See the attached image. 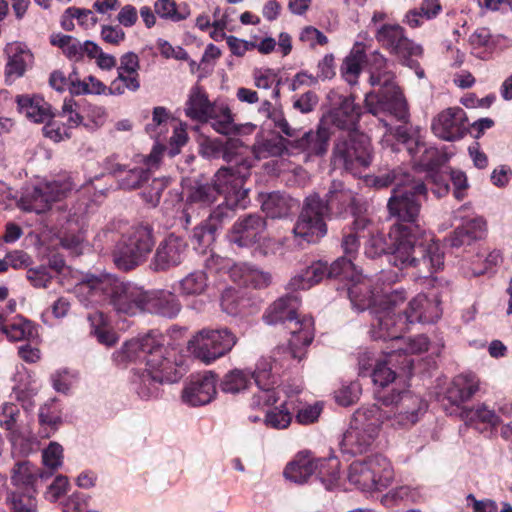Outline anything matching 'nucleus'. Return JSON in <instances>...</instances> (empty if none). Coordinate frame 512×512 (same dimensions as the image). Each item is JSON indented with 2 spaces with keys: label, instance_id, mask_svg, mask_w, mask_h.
<instances>
[{
  "label": "nucleus",
  "instance_id": "c85d7f7f",
  "mask_svg": "<svg viewBox=\"0 0 512 512\" xmlns=\"http://www.w3.org/2000/svg\"><path fill=\"white\" fill-rule=\"evenodd\" d=\"M16 102L19 112L32 122L43 123L51 118L49 104L39 96L19 95Z\"/></svg>",
  "mask_w": 512,
  "mask_h": 512
},
{
  "label": "nucleus",
  "instance_id": "09e8293b",
  "mask_svg": "<svg viewBox=\"0 0 512 512\" xmlns=\"http://www.w3.org/2000/svg\"><path fill=\"white\" fill-rule=\"evenodd\" d=\"M286 150V141L281 136L263 138L253 146V153L259 160L281 156Z\"/></svg>",
  "mask_w": 512,
  "mask_h": 512
},
{
  "label": "nucleus",
  "instance_id": "f704fd0d",
  "mask_svg": "<svg viewBox=\"0 0 512 512\" xmlns=\"http://www.w3.org/2000/svg\"><path fill=\"white\" fill-rule=\"evenodd\" d=\"M262 210L270 218H283L297 207V201L280 192H272L263 196Z\"/></svg>",
  "mask_w": 512,
  "mask_h": 512
},
{
  "label": "nucleus",
  "instance_id": "3c124183",
  "mask_svg": "<svg viewBox=\"0 0 512 512\" xmlns=\"http://www.w3.org/2000/svg\"><path fill=\"white\" fill-rule=\"evenodd\" d=\"M215 224H210L208 221H203L193 229L192 243L194 249L205 253L206 250L214 243L216 239Z\"/></svg>",
  "mask_w": 512,
  "mask_h": 512
},
{
  "label": "nucleus",
  "instance_id": "5fc2aeb1",
  "mask_svg": "<svg viewBox=\"0 0 512 512\" xmlns=\"http://www.w3.org/2000/svg\"><path fill=\"white\" fill-rule=\"evenodd\" d=\"M406 295L404 290H391L388 286H381L379 289V297L377 301L378 309L396 312V308L404 303Z\"/></svg>",
  "mask_w": 512,
  "mask_h": 512
},
{
  "label": "nucleus",
  "instance_id": "b1692460",
  "mask_svg": "<svg viewBox=\"0 0 512 512\" xmlns=\"http://www.w3.org/2000/svg\"><path fill=\"white\" fill-rule=\"evenodd\" d=\"M331 132L321 121L317 130L305 132L301 137L290 142L292 148L304 153L307 158L321 157L326 154Z\"/></svg>",
  "mask_w": 512,
  "mask_h": 512
},
{
  "label": "nucleus",
  "instance_id": "de8ad7c7",
  "mask_svg": "<svg viewBox=\"0 0 512 512\" xmlns=\"http://www.w3.org/2000/svg\"><path fill=\"white\" fill-rule=\"evenodd\" d=\"M88 320L91 324V334L97 338L99 343L106 346H112L117 342V335L110 328L106 317L102 312L89 314Z\"/></svg>",
  "mask_w": 512,
  "mask_h": 512
},
{
  "label": "nucleus",
  "instance_id": "c9c22d12",
  "mask_svg": "<svg viewBox=\"0 0 512 512\" xmlns=\"http://www.w3.org/2000/svg\"><path fill=\"white\" fill-rule=\"evenodd\" d=\"M399 357H401V354H397L391 350L386 352L385 360L378 361L375 364L371 373V378L375 385L386 387L396 379V372L392 367H399L402 369Z\"/></svg>",
  "mask_w": 512,
  "mask_h": 512
},
{
  "label": "nucleus",
  "instance_id": "4d7b16f0",
  "mask_svg": "<svg viewBox=\"0 0 512 512\" xmlns=\"http://www.w3.org/2000/svg\"><path fill=\"white\" fill-rule=\"evenodd\" d=\"M155 12L164 19L179 22L187 18V9L179 10L174 0H158L155 2Z\"/></svg>",
  "mask_w": 512,
  "mask_h": 512
},
{
  "label": "nucleus",
  "instance_id": "052dcab7",
  "mask_svg": "<svg viewBox=\"0 0 512 512\" xmlns=\"http://www.w3.org/2000/svg\"><path fill=\"white\" fill-rule=\"evenodd\" d=\"M106 86L93 76H88L83 81H71L70 92L72 94H102Z\"/></svg>",
  "mask_w": 512,
  "mask_h": 512
},
{
  "label": "nucleus",
  "instance_id": "ddd939ff",
  "mask_svg": "<svg viewBox=\"0 0 512 512\" xmlns=\"http://www.w3.org/2000/svg\"><path fill=\"white\" fill-rule=\"evenodd\" d=\"M237 341L236 335L227 328H205L189 340L188 349L201 362L211 364L229 353Z\"/></svg>",
  "mask_w": 512,
  "mask_h": 512
},
{
  "label": "nucleus",
  "instance_id": "603ef678",
  "mask_svg": "<svg viewBox=\"0 0 512 512\" xmlns=\"http://www.w3.org/2000/svg\"><path fill=\"white\" fill-rule=\"evenodd\" d=\"M242 148L241 144L238 140H230L224 143L220 158H222L227 163H236L237 166H229L228 168H232L235 172L242 171L245 172V179L249 175V165L244 161L241 156L240 149Z\"/></svg>",
  "mask_w": 512,
  "mask_h": 512
},
{
  "label": "nucleus",
  "instance_id": "e433bc0d",
  "mask_svg": "<svg viewBox=\"0 0 512 512\" xmlns=\"http://www.w3.org/2000/svg\"><path fill=\"white\" fill-rule=\"evenodd\" d=\"M6 51L9 57L5 68L6 78L14 80L24 74L32 55L18 43L8 45Z\"/></svg>",
  "mask_w": 512,
  "mask_h": 512
},
{
  "label": "nucleus",
  "instance_id": "412c9836",
  "mask_svg": "<svg viewBox=\"0 0 512 512\" xmlns=\"http://www.w3.org/2000/svg\"><path fill=\"white\" fill-rule=\"evenodd\" d=\"M433 133L442 140L456 141L467 133V116L460 107H449L440 112L432 122Z\"/></svg>",
  "mask_w": 512,
  "mask_h": 512
},
{
  "label": "nucleus",
  "instance_id": "cd10ccee",
  "mask_svg": "<svg viewBox=\"0 0 512 512\" xmlns=\"http://www.w3.org/2000/svg\"><path fill=\"white\" fill-rule=\"evenodd\" d=\"M230 278L233 282L255 289L266 288L270 285L271 274L247 263H238L230 268Z\"/></svg>",
  "mask_w": 512,
  "mask_h": 512
},
{
  "label": "nucleus",
  "instance_id": "774afa93",
  "mask_svg": "<svg viewBox=\"0 0 512 512\" xmlns=\"http://www.w3.org/2000/svg\"><path fill=\"white\" fill-rule=\"evenodd\" d=\"M461 230H464L466 236H470L473 241L481 239L486 231V221L482 217H474L465 220L461 226Z\"/></svg>",
  "mask_w": 512,
  "mask_h": 512
},
{
  "label": "nucleus",
  "instance_id": "864d4df0",
  "mask_svg": "<svg viewBox=\"0 0 512 512\" xmlns=\"http://www.w3.org/2000/svg\"><path fill=\"white\" fill-rule=\"evenodd\" d=\"M247 300L234 288H227L221 295L220 305L222 311L230 316L243 314Z\"/></svg>",
  "mask_w": 512,
  "mask_h": 512
},
{
  "label": "nucleus",
  "instance_id": "20e7f679",
  "mask_svg": "<svg viewBox=\"0 0 512 512\" xmlns=\"http://www.w3.org/2000/svg\"><path fill=\"white\" fill-rule=\"evenodd\" d=\"M75 297L85 308L99 310L111 306L117 313L129 316L144 310L146 291L114 275H85L73 289Z\"/></svg>",
  "mask_w": 512,
  "mask_h": 512
},
{
  "label": "nucleus",
  "instance_id": "473e14b6",
  "mask_svg": "<svg viewBox=\"0 0 512 512\" xmlns=\"http://www.w3.org/2000/svg\"><path fill=\"white\" fill-rule=\"evenodd\" d=\"M428 338L424 335H418L415 338H409L405 340L401 336V340L392 345L394 348L392 351L401 354L399 360L402 364V370L411 372L413 368V359L410 358V354L421 353L428 349Z\"/></svg>",
  "mask_w": 512,
  "mask_h": 512
},
{
  "label": "nucleus",
  "instance_id": "2eb2a0df",
  "mask_svg": "<svg viewBox=\"0 0 512 512\" xmlns=\"http://www.w3.org/2000/svg\"><path fill=\"white\" fill-rule=\"evenodd\" d=\"M327 216L320 196L317 194L308 196L293 229L295 236L307 243L317 242L327 233L325 221Z\"/></svg>",
  "mask_w": 512,
  "mask_h": 512
},
{
  "label": "nucleus",
  "instance_id": "2f4dec72",
  "mask_svg": "<svg viewBox=\"0 0 512 512\" xmlns=\"http://www.w3.org/2000/svg\"><path fill=\"white\" fill-rule=\"evenodd\" d=\"M377 434L378 432L351 423L349 429L343 435L342 445L347 452L362 453L373 443Z\"/></svg>",
  "mask_w": 512,
  "mask_h": 512
},
{
  "label": "nucleus",
  "instance_id": "e2e57ef3",
  "mask_svg": "<svg viewBox=\"0 0 512 512\" xmlns=\"http://www.w3.org/2000/svg\"><path fill=\"white\" fill-rule=\"evenodd\" d=\"M150 177L148 168L137 167L130 169L125 177L120 180V187L123 189H137Z\"/></svg>",
  "mask_w": 512,
  "mask_h": 512
},
{
  "label": "nucleus",
  "instance_id": "72a5a7b5",
  "mask_svg": "<svg viewBox=\"0 0 512 512\" xmlns=\"http://www.w3.org/2000/svg\"><path fill=\"white\" fill-rule=\"evenodd\" d=\"M369 461L374 482L373 491H382L388 488L395 476L391 462L381 454L370 455Z\"/></svg>",
  "mask_w": 512,
  "mask_h": 512
},
{
  "label": "nucleus",
  "instance_id": "7c9ffc66",
  "mask_svg": "<svg viewBox=\"0 0 512 512\" xmlns=\"http://www.w3.org/2000/svg\"><path fill=\"white\" fill-rule=\"evenodd\" d=\"M329 271L330 268L328 269L326 263L322 261L314 262L300 274L291 278L288 288L293 291L308 290L318 284L325 276L331 277Z\"/></svg>",
  "mask_w": 512,
  "mask_h": 512
},
{
  "label": "nucleus",
  "instance_id": "aec40b11",
  "mask_svg": "<svg viewBox=\"0 0 512 512\" xmlns=\"http://www.w3.org/2000/svg\"><path fill=\"white\" fill-rule=\"evenodd\" d=\"M187 250L188 244L185 239L170 234L157 246L150 267L156 272L167 271L176 267L186 258Z\"/></svg>",
  "mask_w": 512,
  "mask_h": 512
},
{
  "label": "nucleus",
  "instance_id": "f8f14e48",
  "mask_svg": "<svg viewBox=\"0 0 512 512\" xmlns=\"http://www.w3.org/2000/svg\"><path fill=\"white\" fill-rule=\"evenodd\" d=\"M372 156L368 138L358 132L341 133L335 140L331 163L334 168L356 173L360 167H368Z\"/></svg>",
  "mask_w": 512,
  "mask_h": 512
},
{
  "label": "nucleus",
  "instance_id": "680f3d73",
  "mask_svg": "<svg viewBox=\"0 0 512 512\" xmlns=\"http://www.w3.org/2000/svg\"><path fill=\"white\" fill-rule=\"evenodd\" d=\"M291 419L286 404H282L280 408L272 409L266 413L265 424L274 429H284L289 426Z\"/></svg>",
  "mask_w": 512,
  "mask_h": 512
},
{
  "label": "nucleus",
  "instance_id": "39448f33",
  "mask_svg": "<svg viewBox=\"0 0 512 512\" xmlns=\"http://www.w3.org/2000/svg\"><path fill=\"white\" fill-rule=\"evenodd\" d=\"M413 171L402 166L393 168L376 176L373 185L377 188L393 186L392 195L387 203L390 216L396 218L399 222L397 225L405 226L411 233L419 235L420 232H413L406 224L419 229L418 220L422 203L427 198V187L421 178L412 173Z\"/></svg>",
  "mask_w": 512,
  "mask_h": 512
},
{
  "label": "nucleus",
  "instance_id": "69168bd1",
  "mask_svg": "<svg viewBox=\"0 0 512 512\" xmlns=\"http://www.w3.org/2000/svg\"><path fill=\"white\" fill-rule=\"evenodd\" d=\"M26 278L35 288H48L53 276L48 267L39 266L30 268L27 271Z\"/></svg>",
  "mask_w": 512,
  "mask_h": 512
},
{
  "label": "nucleus",
  "instance_id": "4be33fe9",
  "mask_svg": "<svg viewBox=\"0 0 512 512\" xmlns=\"http://www.w3.org/2000/svg\"><path fill=\"white\" fill-rule=\"evenodd\" d=\"M397 139L411 155L414 163L425 170H433L440 164V155L436 148L427 146L418 138L409 136L403 127L397 129Z\"/></svg>",
  "mask_w": 512,
  "mask_h": 512
},
{
  "label": "nucleus",
  "instance_id": "a19ab883",
  "mask_svg": "<svg viewBox=\"0 0 512 512\" xmlns=\"http://www.w3.org/2000/svg\"><path fill=\"white\" fill-rule=\"evenodd\" d=\"M279 369L269 356L260 357L254 371L251 372L252 379L258 388H274L277 382Z\"/></svg>",
  "mask_w": 512,
  "mask_h": 512
},
{
  "label": "nucleus",
  "instance_id": "7ed1b4c3",
  "mask_svg": "<svg viewBox=\"0 0 512 512\" xmlns=\"http://www.w3.org/2000/svg\"><path fill=\"white\" fill-rule=\"evenodd\" d=\"M391 247L383 235H372L365 245L368 258H376L390 251L389 261L400 268L415 267L423 277H428L444 265L440 245L426 234L411 233L407 227L394 225L389 233Z\"/></svg>",
  "mask_w": 512,
  "mask_h": 512
},
{
  "label": "nucleus",
  "instance_id": "423d86ee",
  "mask_svg": "<svg viewBox=\"0 0 512 512\" xmlns=\"http://www.w3.org/2000/svg\"><path fill=\"white\" fill-rule=\"evenodd\" d=\"M245 172H235L232 168H220L214 175L213 183H197L189 189L184 215L186 223H190L189 212L193 205L206 207L222 195L230 205H241L247 198L249 189L244 187Z\"/></svg>",
  "mask_w": 512,
  "mask_h": 512
},
{
  "label": "nucleus",
  "instance_id": "f257e3e1",
  "mask_svg": "<svg viewBox=\"0 0 512 512\" xmlns=\"http://www.w3.org/2000/svg\"><path fill=\"white\" fill-rule=\"evenodd\" d=\"M113 356L117 364L136 365L132 384L137 395L144 400L158 397L161 385L174 383L182 376L175 349L165 346L162 335L158 333L126 341Z\"/></svg>",
  "mask_w": 512,
  "mask_h": 512
},
{
  "label": "nucleus",
  "instance_id": "ea45409f",
  "mask_svg": "<svg viewBox=\"0 0 512 512\" xmlns=\"http://www.w3.org/2000/svg\"><path fill=\"white\" fill-rule=\"evenodd\" d=\"M351 423L378 432L381 424L386 423L384 408H380L376 404L363 406L354 413Z\"/></svg>",
  "mask_w": 512,
  "mask_h": 512
},
{
  "label": "nucleus",
  "instance_id": "6ab92c4d",
  "mask_svg": "<svg viewBox=\"0 0 512 512\" xmlns=\"http://www.w3.org/2000/svg\"><path fill=\"white\" fill-rule=\"evenodd\" d=\"M375 38L383 48L401 60L422 54V47L411 41L399 24L381 25L376 30Z\"/></svg>",
  "mask_w": 512,
  "mask_h": 512
},
{
  "label": "nucleus",
  "instance_id": "4468645a",
  "mask_svg": "<svg viewBox=\"0 0 512 512\" xmlns=\"http://www.w3.org/2000/svg\"><path fill=\"white\" fill-rule=\"evenodd\" d=\"M336 466L335 461L314 459L308 454L301 453L286 465L283 475L290 482L304 484L313 474H318L326 488L330 489L339 477L338 472L334 469Z\"/></svg>",
  "mask_w": 512,
  "mask_h": 512
},
{
  "label": "nucleus",
  "instance_id": "bb28decb",
  "mask_svg": "<svg viewBox=\"0 0 512 512\" xmlns=\"http://www.w3.org/2000/svg\"><path fill=\"white\" fill-rule=\"evenodd\" d=\"M295 336L291 335L287 347L278 346L269 356L279 371L292 367L294 363H299L305 357V348L310 344L302 343V335Z\"/></svg>",
  "mask_w": 512,
  "mask_h": 512
},
{
  "label": "nucleus",
  "instance_id": "9b49d317",
  "mask_svg": "<svg viewBox=\"0 0 512 512\" xmlns=\"http://www.w3.org/2000/svg\"><path fill=\"white\" fill-rule=\"evenodd\" d=\"M386 424L394 429H407L416 424L426 410L425 402L409 390L380 397Z\"/></svg>",
  "mask_w": 512,
  "mask_h": 512
},
{
  "label": "nucleus",
  "instance_id": "a18cd8bd",
  "mask_svg": "<svg viewBox=\"0 0 512 512\" xmlns=\"http://www.w3.org/2000/svg\"><path fill=\"white\" fill-rule=\"evenodd\" d=\"M251 380V371L235 368L223 376L220 388L225 393L237 394L246 390Z\"/></svg>",
  "mask_w": 512,
  "mask_h": 512
},
{
  "label": "nucleus",
  "instance_id": "1a4fd4ad",
  "mask_svg": "<svg viewBox=\"0 0 512 512\" xmlns=\"http://www.w3.org/2000/svg\"><path fill=\"white\" fill-rule=\"evenodd\" d=\"M299 299L294 295L279 298L269 306L263 315L268 325H282L290 335H302L303 344H311L314 337V323L311 317L299 318Z\"/></svg>",
  "mask_w": 512,
  "mask_h": 512
},
{
  "label": "nucleus",
  "instance_id": "a211bd4d",
  "mask_svg": "<svg viewBox=\"0 0 512 512\" xmlns=\"http://www.w3.org/2000/svg\"><path fill=\"white\" fill-rule=\"evenodd\" d=\"M328 99L332 108L322 117L321 122L329 129L330 126H334L344 130V133L357 132L356 125L360 118L361 108L354 103V97L331 91Z\"/></svg>",
  "mask_w": 512,
  "mask_h": 512
},
{
  "label": "nucleus",
  "instance_id": "f3484780",
  "mask_svg": "<svg viewBox=\"0 0 512 512\" xmlns=\"http://www.w3.org/2000/svg\"><path fill=\"white\" fill-rule=\"evenodd\" d=\"M371 313L374 315L372 336L375 339H389L393 344L401 340V335L409 328L410 324H414L416 320L427 319L422 314L402 316L401 313L381 310L377 307Z\"/></svg>",
  "mask_w": 512,
  "mask_h": 512
},
{
  "label": "nucleus",
  "instance_id": "5701e85b",
  "mask_svg": "<svg viewBox=\"0 0 512 512\" xmlns=\"http://www.w3.org/2000/svg\"><path fill=\"white\" fill-rule=\"evenodd\" d=\"M216 395V380L212 373L192 379L182 391V400L190 406L206 405Z\"/></svg>",
  "mask_w": 512,
  "mask_h": 512
},
{
  "label": "nucleus",
  "instance_id": "0eeeda50",
  "mask_svg": "<svg viewBox=\"0 0 512 512\" xmlns=\"http://www.w3.org/2000/svg\"><path fill=\"white\" fill-rule=\"evenodd\" d=\"M329 275L331 278L347 280L348 296L354 309L365 311L374 310L377 307L379 289L377 282L363 276L351 263L350 259L338 258L330 265Z\"/></svg>",
  "mask_w": 512,
  "mask_h": 512
},
{
  "label": "nucleus",
  "instance_id": "c03bdc74",
  "mask_svg": "<svg viewBox=\"0 0 512 512\" xmlns=\"http://www.w3.org/2000/svg\"><path fill=\"white\" fill-rule=\"evenodd\" d=\"M208 288V276L203 270L188 273L178 282V291L182 296H198Z\"/></svg>",
  "mask_w": 512,
  "mask_h": 512
},
{
  "label": "nucleus",
  "instance_id": "37998d69",
  "mask_svg": "<svg viewBox=\"0 0 512 512\" xmlns=\"http://www.w3.org/2000/svg\"><path fill=\"white\" fill-rule=\"evenodd\" d=\"M38 469L29 462H19L17 463L13 470L11 476V489H22L26 490L29 488H35V483L39 476Z\"/></svg>",
  "mask_w": 512,
  "mask_h": 512
},
{
  "label": "nucleus",
  "instance_id": "393cba45",
  "mask_svg": "<svg viewBox=\"0 0 512 512\" xmlns=\"http://www.w3.org/2000/svg\"><path fill=\"white\" fill-rule=\"evenodd\" d=\"M180 310L181 303L173 292L166 290L146 291L143 312L174 318Z\"/></svg>",
  "mask_w": 512,
  "mask_h": 512
},
{
  "label": "nucleus",
  "instance_id": "0e129e2a",
  "mask_svg": "<svg viewBox=\"0 0 512 512\" xmlns=\"http://www.w3.org/2000/svg\"><path fill=\"white\" fill-rule=\"evenodd\" d=\"M279 133H283L287 137L293 138L297 135L298 129L292 127L286 120L281 108L277 107L274 111L270 112L267 118Z\"/></svg>",
  "mask_w": 512,
  "mask_h": 512
},
{
  "label": "nucleus",
  "instance_id": "6e6552de",
  "mask_svg": "<svg viewBox=\"0 0 512 512\" xmlns=\"http://www.w3.org/2000/svg\"><path fill=\"white\" fill-rule=\"evenodd\" d=\"M266 229V221L261 215L246 214L234 222L229 230L228 240L240 248H254L262 256L275 254L280 243L270 238Z\"/></svg>",
  "mask_w": 512,
  "mask_h": 512
},
{
  "label": "nucleus",
  "instance_id": "8fccbe9b",
  "mask_svg": "<svg viewBox=\"0 0 512 512\" xmlns=\"http://www.w3.org/2000/svg\"><path fill=\"white\" fill-rule=\"evenodd\" d=\"M19 415L20 409L14 403H4L0 407V426L8 431V438L12 443H15L19 436L17 428Z\"/></svg>",
  "mask_w": 512,
  "mask_h": 512
},
{
  "label": "nucleus",
  "instance_id": "dca6fc26",
  "mask_svg": "<svg viewBox=\"0 0 512 512\" xmlns=\"http://www.w3.org/2000/svg\"><path fill=\"white\" fill-rule=\"evenodd\" d=\"M70 190V183L59 181L27 187L18 201V207L27 212L44 213L50 209L52 203L60 201Z\"/></svg>",
  "mask_w": 512,
  "mask_h": 512
},
{
  "label": "nucleus",
  "instance_id": "79ce46f5",
  "mask_svg": "<svg viewBox=\"0 0 512 512\" xmlns=\"http://www.w3.org/2000/svg\"><path fill=\"white\" fill-rule=\"evenodd\" d=\"M213 108L214 105L208 101L206 94L200 88L195 87L191 90L185 108L188 117L204 121Z\"/></svg>",
  "mask_w": 512,
  "mask_h": 512
},
{
  "label": "nucleus",
  "instance_id": "4c0bfd02",
  "mask_svg": "<svg viewBox=\"0 0 512 512\" xmlns=\"http://www.w3.org/2000/svg\"><path fill=\"white\" fill-rule=\"evenodd\" d=\"M347 479L350 484L366 492H373L374 482L369 456L353 461L348 468Z\"/></svg>",
  "mask_w": 512,
  "mask_h": 512
},
{
  "label": "nucleus",
  "instance_id": "c756f323",
  "mask_svg": "<svg viewBox=\"0 0 512 512\" xmlns=\"http://www.w3.org/2000/svg\"><path fill=\"white\" fill-rule=\"evenodd\" d=\"M0 331L11 341L30 340L37 336L33 323L21 316L7 320L3 317L0 308Z\"/></svg>",
  "mask_w": 512,
  "mask_h": 512
},
{
  "label": "nucleus",
  "instance_id": "bf43d9fd",
  "mask_svg": "<svg viewBox=\"0 0 512 512\" xmlns=\"http://www.w3.org/2000/svg\"><path fill=\"white\" fill-rule=\"evenodd\" d=\"M432 304L429 302L427 297L423 294H418L414 297L408 304V308L404 311L402 316H406L407 314H422L427 317L426 320H416V322H432L435 318L439 317L438 312H436L435 316L428 314V308L431 307Z\"/></svg>",
  "mask_w": 512,
  "mask_h": 512
},
{
  "label": "nucleus",
  "instance_id": "338daca9",
  "mask_svg": "<svg viewBox=\"0 0 512 512\" xmlns=\"http://www.w3.org/2000/svg\"><path fill=\"white\" fill-rule=\"evenodd\" d=\"M167 183V180L164 178H154L149 188L142 192L143 199L151 206H156Z\"/></svg>",
  "mask_w": 512,
  "mask_h": 512
},
{
  "label": "nucleus",
  "instance_id": "f03ea898",
  "mask_svg": "<svg viewBox=\"0 0 512 512\" xmlns=\"http://www.w3.org/2000/svg\"><path fill=\"white\" fill-rule=\"evenodd\" d=\"M363 63H366L368 82L373 87V90L365 95V107L368 112L375 116L390 114L398 120H406L407 103L395 82V74L390 69L387 59L378 51L367 56L365 45L355 43L340 68L344 80L350 85L356 84Z\"/></svg>",
  "mask_w": 512,
  "mask_h": 512
},
{
  "label": "nucleus",
  "instance_id": "a878e982",
  "mask_svg": "<svg viewBox=\"0 0 512 512\" xmlns=\"http://www.w3.org/2000/svg\"><path fill=\"white\" fill-rule=\"evenodd\" d=\"M355 201V193L344 182L333 180L328 188L324 203L326 214L334 213L340 216L346 212H353Z\"/></svg>",
  "mask_w": 512,
  "mask_h": 512
},
{
  "label": "nucleus",
  "instance_id": "13d9d810",
  "mask_svg": "<svg viewBox=\"0 0 512 512\" xmlns=\"http://www.w3.org/2000/svg\"><path fill=\"white\" fill-rule=\"evenodd\" d=\"M248 203V197L243 201L241 205H230L224 199V203L218 205L206 219L210 224H215V228L219 229L222 224L233 216V210L235 208H245Z\"/></svg>",
  "mask_w": 512,
  "mask_h": 512
},
{
  "label": "nucleus",
  "instance_id": "49530a36",
  "mask_svg": "<svg viewBox=\"0 0 512 512\" xmlns=\"http://www.w3.org/2000/svg\"><path fill=\"white\" fill-rule=\"evenodd\" d=\"M209 123L211 127L220 134H230L235 130V124L231 112L227 106L216 105L210 110L207 118L203 121Z\"/></svg>",
  "mask_w": 512,
  "mask_h": 512
},
{
  "label": "nucleus",
  "instance_id": "6e6d98bb",
  "mask_svg": "<svg viewBox=\"0 0 512 512\" xmlns=\"http://www.w3.org/2000/svg\"><path fill=\"white\" fill-rule=\"evenodd\" d=\"M256 87L260 89H269L273 87V97L277 98L280 94V80L275 70L270 68L256 69L253 73Z\"/></svg>",
  "mask_w": 512,
  "mask_h": 512
},
{
  "label": "nucleus",
  "instance_id": "9d476101",
  "mask_svg": "<svg viewBox=\"0 0 512 512\" xmlns=\"http://www.w3.org/2000/svg\"><path fill=\"white\" fill-rule=\"evenodd\" d=\"M154 244L151 228L143 225L132 227L113 251L115 265L124 271L136 268L147 260Z\"/></svg>",
  "mask_w": 512,
  "mask_h": 512
},
{
  "label": "nucleus",
  "instance_id": "58836bf2",
  "mask_svg": "<svg viewBox=\"0 0 512 512\" xmlns=\"http://www.w3.org/2000/svg\"><path fill=\"white\" fill-rule=\"evenodd\" d=\"M36 488L10 489L6 496V504L11 512H36Z\"/></svg>",
  "mask_w": 512,
  "mask_h": 512
}]
</instances>
